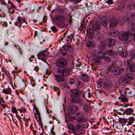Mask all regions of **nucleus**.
I'll return each instance as SVG.
<instances>
[{
  "label": "nucleus",
  "mask_w": 135,
  "mask_h": 135,
  "mask_svg": "<svg viewBox=\"0 0 135 135\" xmlns=\"http://www.w3.org/2000/svg\"><path fill=\"white\" fill-rule=\"evenodd\" d=\"M70 95L72 97L70 102L72 103L77 104L79 100L83 99L79 97L82 93V91L78 89H72L70 91Z\"/></svg>",
  "instance_id": "obj_1"
},
{
  "label": "nucleus",
  "mask_w": 135,
  "mask_h": 135,
  "mask_svg": "<svg viewBox=\"0 0 135 135\" xmlns=\"http://www.w3.org/2000/svg\"><path fill=\"white\" fill-rule=\"evenodd\" d=\"M71 46L68 45L64 47V49H62L59 52V56L61 58H63L69 60L71 58V52H69L71 50Z\"/></svg>",
  "instance_id": "obj_2"
},
{
  "label": "nucleus",
  "mask_w": 135,
  "mask_h": 135,
  "mask_svg": "<svg viewBox=\"0 0 135 135\" xmlns=\"http://www.w3.org/2000/svg\"><path fill=\"white\" fill-rule=\"evenodd\" d=\"M56 25L60 27H65L66 25L65 17L63 15H59L55 16L54 17Z\"/></svg>",
  "instance_id": "obj_3"
},
{
  "label": "nucleus",
  "mask_w": 135,
  "mask_h": 135,
  "mask_svg": "<svg viewBox=\"0 0 135 135\" xmlns=\"http://www.w3.org/2000/svg\"><path fill=\"white\" fill-rule=\"evenodd\" d=\"M131 36H133V40L135 42V34L133 31H131L128 30L126 32L123 33L122 35L119 37V38L121 40L125 41L126 42Z\"/></svg>",
  "instance_id": "obj_4"
},
{
  "label": "nucleus",
  "mask_w": 135,
  "mask_h": 135,
  "mask_svg": "<svg viewBox=\"0 0 135 135\" xmlns=\"http://www.w3.org/2000/svg\"><path fill=\"white\" fill-rule=\"evenodd\" d=\"M70 69L67 67L57 68V74L63 77H65L68 76L70 74Z\"/></svg>",
  "instance_id": "obj_5"
},
{
  "label": "nucleus",
  "mask_w": 135,
  "mask_h": 135,
  "mask_svg": "<svg viewBox=\"0 0 135 135\" xmlns=\"http://www.w3.org/2000/svg\"><path fill=\"white\" fill-rule=\"evenodd\" d=\"M56 64L57 68H60L66 67L68 62L65 58H60L57 60Z\"/></svg>",
  "instance_id": "obj_6"
},
{
  "label": "nucleus",
  "mask_w": 135,
  "mask_h": 135,
  "mask_svg": "<svg viewBox=\"0 0 135 135\" xmlns=\"http://www.w3.org/2000/svg\"><path fill=\"white\" fill-rule=\"evenodd\" d=\"M77 116L73 118V122L74 123L80 122L83 123L86 120L85 118L80 115V113H77Z\"/></svg>",
  "instance_id": "obj_7"
},
{
  "label": "nucleus",
  "mask_w": 135,
  "mask_h": 135,
  "mask_svg": "<svg viewBox=\"0 0 135 135\" xmlns=\"http://www.w3.org/2000/svg\"><path fill=\"white\" fill-rule=\"evenodd\" d=\"M78 103L77 104V105L81 108L83 107V109L85 111H88L89 107L85 104L84 100L83 99H80L78 102Z\"/></svg>",
  "instance_id": "obj_8"
},
{
  "label": "nucleus",
  "mask_w": 135,
  "mask_h": 135,
  "mask_svg": "<svg viewBox=\"0 0 135 135\" xmlns=\"http://www.w3.org/2000/svg\"><path fill=\"white\" fill-rule=\"evenodd\" d=\"M102 84L103 87L105 89H109L112 84L110 80L106 79H103Z\"/></svg>",
  "instance_id": "obj_9"
},
{
  "label": "nucleus",
  "mask_w": 135,
  "mask_h": 135,
  "mask_svg": "<svg viewBox=\"0 0 135 135\" xmlns=\"http://www.w3.org/2000/svg\"><path fill=\"white\" fill-rule=\"evenodd\" d=\"M124 70L123 68H120L119 67H114L112 69L113 73L114 75H120L122 71Z\"/></svg>",
  "instance_id": "obj_10"
},
{
  "label": "nucleus",
  "mask_w": 135,
  "mask_h": 135,
  "mask_svg": "<svg viewBox=\"0 0 135 135\" xmlns=\"http://www.w3.org/2000/svg\"><path fill=\"white\" fill-rule=\"evenodd\" d=\"M38 59L44 61L47 58V55L43 51H41L37 55Z\"/></svg>",
  "instance_id": "obj_11"
},
{
  "label": "nucleus",
  "mask_w": 135,
  "mask_h": 135,
  "mask_svg": "<svg viewBox=\"0 0 135 135\" xmlns=\"http://www.w3.org/2000/svg\"><path fill=\"white\" fill-rule=\"evenodd\" d=\"M117 20L115 18L112 19L109 21V26L111 28L116 27L118 24Z\"/></svg>",
  "instance_id": "obj_12"
},
{
  "label": "nucleus",
  "mask_w": 135,
  "mask_h": 135,
  "mask_svg": "<svg viewBox=\"0 0 135 135\" xmlns=\"http://www.w3.org/2000/svg\"><path fill=\"white\" fill-rule=\"evenodd\" d=\"M106 42L109 47H111L114 45L115 44V41L114 39L112 38H108L106 40Z\"/></svg>",
  "instance_id": "obj_13"
},
{
  "label": "nucleus",
  "mask_w": 135,
  "mask_h": 135,
  "mask_svg": "<svg viewBox=\"0 0 135 135\" xmlns=\"http://www.w3.org/2000/svg\"><path fill=\"white\" fill-rule=\"evenodd\" d=\"M60 76L58 74L57 75H54L55 79L56 81L58 82H63L65 80V79L64 78Z\"/></svg>",
  "instance_id": "obj_14"
},
{
  "label": "nucleus",
  "mask_w": 135,
  "mask_h": 135,
  "mask_svg": "<svg viewBox=\"0 0 135 135\" xmlns=\"http://www.w3.org/2000/svg\"><path fill=\"white\" fill-rule=\"evenodd\" d=\"M100 26V23L98 22H97L93 24L92 27L94 30L96 31L99 30Z\"/></svg>",
  "instance_id": "obj_15"
},
{
  "label": "nucleus",
  "mask_w": 135,
  "mask_h": 135,
  "mask_svg": "<svg viewBox=\"0 0 135 135\" xmlns=\"http://www.w3.org/2000/svg\"><path fill=\"white\" fill-rule=\"evenodd\" d=\"M133 112V110L131 108H127L123 111L124 114L130 115L132 114Z\"/></svg>",
  "instance_id": "obj_16"
},
{
  "label": "nucleus",
  "mask_w": 135,
  "mask_h": 135,
  "mask_svg": "<svg viewBox=\"0 0 135 135\" xmlns=\"http://www.w3.org/2000/svg\"><path fill=\"white\" fill-rule=\"evenodd\" d=\"M78 110V108L75 106H71L69 109V112L71 114L75 113Z\"/></svg>",
  "instance_id": "obj_17"
},
{
  "label": "nucleus",
  "mask_w": 135,
  "mask_h": 135,
  "mask_svg": "<svg viewBox=\"0 0 135 135\" xmlns=\"http://www.w3.org/2000/svg\"><path fill=\"white\" fill-rule=\"evenodd\" d=\"M75 127L76 130L78 131H82L83 130V127L82 124L79 123H76Z\"/></svg>",
  "instance_id": "obj_18"
},
{
  "label": "nucleus",
  "mask_w": 135,
  "mask_h": 135,
  "mask_svg": "<svg viewBox=\"0 0 135 135\" xmlns=\"http://www.w3.org/2000/svg\"><path fill=\"white\" fill-rule=\"evenodd\" d=\"M128 124H126L127 126L131 125L135 121V119L134 117L132 116L128 118L127 119Z\"/></svg>",
  "instance_id": "obj_19"
},
{
  "label": "nucleus",
  "mask_w": 135,
  "mask_h": 135,
  "mask_svg": "<svg viewBox=\"0 0 135 135\" xmlns=\"http://www.w3.org/2000/svg\"><path fill=\"white\" fill-rule=\"evenodd\" d=\"M86 31L87 33L88 34L89 37L90 38H92L93 37L94 34L92 29L90 27L87 28Z\"/></svg>",
  "instance_id": "obj_20"
},
{
  "label": "nucleus",
  "mask_w": 135,
  "mask_h": 135,
  "mask_svg": "<svg viewBox=\"0 0 135 135\" xmlns=\"http://www.w3.org/2000/svg\"><path fill=\"white\" fill-rule=\"evenodd\" d=\"M75 85L76 88H80L83 86V83L78 79L75 80Z\"/></svg>",
  "instance_id": "obj_21"
},
{
  "label": "nucleus",
  "mask_w": 135,
  "mask_h": 135,
  "mask_svg": "<svg viewBox=\"0 0 135 135\" xmlns=\"http://www.w3.org/2000/svg\"><path fill=\"white\" fill-rule=\"evenodd\" d=\"M118 31L115 29H113L109 32V34L111 36L115 37L117 35Z\"/></svg>",
  "instance_id": "obj_22"
},
{
  "label": "nucleus",
  "mask_w": 135,
  "mask_h": 135,
  "mask_svg": "<svg viewBox=\"0 0 135 135\" xmlns=\"http://www.w3.org/2000/svg\"><path fill=\"white\" fill-rule=\"evenodd\" d=\"M133 62L131 60H125L124 62V65L125 66L129 67L132 65Z\"/></svg>",
  "instance_id": "obj_23"
},
{
  "label": "nucleus",
  "mask_w": 135,
  "mask_h": 135,
  "mask_svg": "<svg viewBox=\"0 0 135 135\" xmlns=\"http://www.w3.org/2000/svg\"><path fill=\"white\" fill-rule=\"evenodd\" d=\"M89 77L87 74H82L81 79L84 81L87 82L89 80Z\"/></svg>",
  "instance_id": "obj_24"
},
{
  "label": "nucleus",
  "mask_w": 135,
  "mask_h": 135,
  "mask_svg": "<svg viewBox=\"0 0 135 135\" xmlns=\"http://www.w3.org/2000/svg\"><path fill=\"white\" fill-rule=\"evenodd\" d=\"M17 20L19 22V25H20V24H22L23 23H24L26 25H27V22L25 19L24 18H22L20 16H19L18 17Z\"/></svg>",
  "instance_id": "obj_25"
},
{
  "label": "nucleus",
  "mask_w": 135,
  "mask_h": 135,
  "mask_svg": "<svg viewBox=\"0 0 135 135\" xmlns=\"http://www.w3.org/2000/svg\"><path fill=\"white\" fill-rule=\"evenodd\" d=\"M122 96L121 97H119V98L120 99L121 101L125 103L126 102H128V100L127 98L125 97V96H124L123 94L121 95Z\"/></svg>",
  "instance_id": "obj_26"
},
{
  "label": "nucleus",
  "mask_w": 135,
  "mask_h": 135,
  "mask_svg": "<svg viewBox=\"0 0 135 135\" xmlns=\"http://www.w3.org/2000/svg\"><path fill=\"white\" fill-rule=\"evenodd\" d=\"M121 107H123V105L122 104H119L118 103L117 105L116 106V110H117L118 111H121L123 112L124 111V109L121 108Z\"/></svg>",
  "instance_id": "obj_27"
},
{
  "label": "nucleus",
  "mask_w": 135,
  "mask_h": 135,
  "mask_svg": "<svg viewBox=\"0 0 135 135\" xmlns=\"http://www.w3.org/2000/svg\"><path fill=\"white\" fill-rule=\"evenodd\" d=\"M73 35L71 34L69 36H68L66 41L68 44H70L72 41V39L73 38Z\"/></svg>",
  "instance_id": "obj_28"
},
{
  "label": "nucleus",
  "mask_w": 135,
  "mask_h": 135,
  "mask_svg": "<svg viewBox=\"0 0 135 135\" xmlns=\"http://www.w3.org/2000/svg\"><path fill=\"white\" fill-rule=\"evenodd\" d=\"M126 76L128 78L131 80H132L133 79L134 76L133 74L130 73H127L126 74Z\"/></svg>",
  "instance_id": "obj_29"
},
{
  "label": "nucleus",
  "mask_w": 135,
  "mask_h": 135,
  "mask_svg": "<svg viewBox=\"0 0 135 135\" xmlns=\"http://www.w3.org/2000/svg\"><path fill=\"white\" fill-rule=\"evenodd\" d=\"M107 45V43L106 42V40L105 41H102L100 44V48L101 49H104L105 47V46Z\"/></svg>",
  "instance_id": "obj_30"
},
{
  "label": "nucleus",
  "mask_w": 135,
  "mask_h": 135,
  "mask_svg": "<svg viewBox=\"0 0 135 135\" xmlns=\"http://www.w3.org/2000/svg\"><path fill=\"white\" fill-rule=\"evenodd\" d=\"M3 92L5 94H11V90L10 88H8L6 89H3Z\"/></svg>",
  "instance_id": "obj_31"
},
{
  "label": "nucleus",
  "mask_w": 135,
  "mask_h": 135,
  "mask_svg": "<svg viewBox=\"0 0 135 135\" xmlns=\"http://www.w3.org/2000/svg\"><path fill=\"white\" fill-rule=\"evenodd\" d=\"M119 92L121 95L123 94L124 96H125L127 93L126 88H122L121 89L119 90Z\"/></svg>",
  "instance_id": "obj_32"
},
{
  "label": "nucleus",
  "mask_w": 135,
  "mask_h": 135,
  "mask_svg": "<svg viewBox=\"0 0 135 135\" xmlns=\"http://www.w3.org/2000/svg\"><path fill=\"white\" fill-rule=\"evenodd\" d=\"M101 60L99 59H94L93 60V62L96 65H100L101 64Z\"/></svg>",
  "instance_id": "obj_33"
},
{
  "label": "nucleus",
  "mask_w": 135,
  "mask_h": 135,
  "mask_svg": "<svg viewBox=\"0 0 135 135\" xmlns=\"http://www.w3.org/2000/svg\"><path fill=\"white\" fill-rule=\"evenodd\" d=\"M105 53L107 55H108L111 56H113L114 53L111 50H109L106 51Z\"/></svg>",
  "instance_id": "obj_34"
},
{
  "label": "nucleus",
  "mask_w": 135,
  "mask_h": 135,
  "mask_svg": "<svg viewBox=\"0 0 135 135\" xmlns=\"http://www.w3.org/2000/svg\"><path fill=\"white\" fill-rule=\"evenodd\" d=\"M129 69L130 71L135 72V64L133 62V64L129 67Z\"/></svg>",
  "instance_id": "obj_35"
},
{
  "label": "nucleus",
  "mask_w": 135,
  "mask_h": 135,
  "mask_svg": "<svg viewBox=\"0 0 135 135\" xmlns=\"http://www.w3.org/2000/svg\"><path fill=\"white\" fill-rule=\"evenodd\" d=\"M86 44L87 47L89 48H92L93 47V45L90 41H88L86 42Z\"/></svg>",
  "instance_id": "obj_36"
},
{
  "label": "nucleus",
  "mask_w": 135,
  "mask_h": 135,
  "mask_svg": "<svg viewBox=\"0 0 135 135\" xmlns=\"http://www.w3.org/2000/svg\"><path fill=\"white\" fill-rule=\"evenodd\" d=\"M127 119L126 118H119V122L122 123H126L127 122Z\"/></svg>",
  "instance_id": "obj_37"
},
{
  "label": "nucleus",
  "mask_w": 135,
  "mask_h": 135,
  "mask_svg": "<svg viewBox=\"0 0 135 135\" xmlns=\"http://www.w3.org/2000/svg\"><path fill=\"white\" fill-rule=\"evenodd\" d=\"M53 88L55 91H57V94L59 95L60 94V89L59 88L55 86H53Z\"/></svg>",
  "instance_id": "obj_38"
},
{
  "label": "nucleus",
  "mask_w": 135,
  "mask_h": 135,
  "mask_svg": "<svg viewBox=\"0 0 135 135\" xmlns=\"http://www.w3.org/2000/svg\"><path fill=\"white\" fill-rule=\"evenodd\" d=\"M116 63V61L115 60L113 61L112 62V65H110V66L109 67V70L111 71L112 70V69L114 67H115V63Z\"/></svg>",
  "instance_id": "obj_39"
},
{
  "label": "nucleus",
  "mask_w": 135,
  "mask_h": 135,
  "mask_svg": "<svg viewBox=\"0 0 135 135\" xmlns=\"http://www.w3.org/2000/svg\"><path fill=\"white\" fill-rule=\"evenodd\" d=\"M101 25L105 27H106L108 24V23L105 21L101 22Z\"/></svg>",
  "instance_id": "obj_40"
},
{
  "label": "nucleus",
  "mask_w": 135,
  "mask_h": 135,
  "mask_svg": "<svg viewBox=\"0 0 135 135\" xmlns=\"http://www.w3.org/2000/svg\"><path fill=\"white\" fill-rule=\"evenodd\" d=\"M75 80L73 78H70L69 80V83L71 85L75 84Z\"/></svg>",
  "instance_id": "obj_41"
},
{
  "label": "nucleus",
  "mask_w": 135,
  "mask_h": 135,
  "mask_svg": "<svg viewBox=\"0 0 135 135\" xmlns=\"http://www.w3.org/2000/svg\"><path fill=\"white\" fill-rule=\"evenodd\" d=\"M85 25V23L83 22H82L81 23L80 27V28L79 29V30H83L84 27Z\"/></svg>",
  "instance_id": "obj_42"
},
{
  "label": "nucleus",
  "mask_w": 135,
  "mask_h": 135,
  "mask_svg": "<svg viewBox=\"0 0 135 135\" xmlns=\"http://www.w3.org/2000/svg\"><path fill=\"white\" fill-rule=\"evenodd\" d=\"M102 79L99 80V81L97 82V83L98 85V86L99 87H101L102 86H103V84H102Z\"/></svg>",
  "instance_id": "obj_43"
},
{
  "label": "nucleus",
  "mask_w": 135,
  "mask_h": 135,
  "mask_svg": "<svg viewBox=\"0 0 135 135\" xmlns=\"http://www.w3.org/2000/svg\"><path fill=\"white\" fill-rule=\"evenodd\" d=\"M128 54L127 52L126 51H123V52H121V55L122 56L126 57Z\"/></svg>",
  "instance_id": "obj_44"
},
{
  "label": "nucleus",
  "mask_w": 135,
  "mask_h": 135,
  "mask_svg": "<svg viewBox=\"0 0 135 135\" xmlns=\"http://www.w3.org/2000/svg\"><path fill=\"white\" fill-rule=\"evenodd\" d=\"M12 112L13 113H15L17 114L18 113V111L15 107H13L12 108Z\"/></svg>",
  "instance_id": "obj_45"
},
{
  "label": "nucleus",
  "mask_w": 135,
  "mask_h": 135,
  "mask_svg": "<svg viewBox=\"0 0 135 135\" xmlns=\"http://www.w3.org/2000/svg\"><path fill=\"white\" fill-rule=\"evenodd\" d=\"M104 59L105 61L107 62H109L110 61V57L107 56H105L104 57Z\"/></svg>",
  "instance_id": "obj_46"
},
{
  "label": "nucleus",
  "mask_w": 135,
  "mask_h": 135,
  "mask_svg": "<svg viewBox=\"0 0 135 135\" xmlns=\"http://www.w3.org/2000/svg\"><path fill=\"white\" fill-rule=\"evenodd\" d=\"M51 29L52 31L54 32H56L57 31L56 28V26H53L51 27Z\"/></svg>",
  "instance_id": "obj_47"
},
{
  "label": "nucleus",
  "mask_w": 135,
  "mask_h": 135,
  "mask_svg": "<svg viewBox=\"0 0 135 135\" xmlns=\"http://www.w3.org/2000/svg\"><path fill=\"white\" fill-rule=\"evenodd\" d=\"M8 12L11 14H12L14 13L15 11L14 9H12L11 8L8 9Z\"/></svg>",
  "instance_id": "obj_48"
},
{
  "label": "nucleus",
  "mask_w": 135,
  "mask_h": 135,
  "mask_svg": "<svg viewBox=\"0 0 135 135\" xmlns=\"http://www.w3.org/2000/svg\"><path fill=\"white\" fill-rule=\"evenodd\" d=\"M103 37V35L102 34H100L97 35V38L98 40H100Z\"/></svg>",
  "instance_id": "obj_49"
},
{
  "label": "nucleus",
  "mask_w": 135,
  "mask_h": 135,
  "mask_svg": "<svg viewBox=\"0 0 135 135\" xmlns=\"http://www.w3.org/2000/svg\"><path fill=\"white\" fill-rule=\"evenodd\" d=\"M74 126L72 123H70L68 125V128L70 129H73Z\"/></svg>",
  "instance_id": "obj_50"
},
{
  "label": "nucleus",
  "mask_w": 135,
  "mask_h": 135,
  "mask_svg": "<svg viewBox=\"0 0 135 135\" xmlns=\"http://www.w3.org/2000/svg\"><path fill=\"white\" fill-rule=\"evenodd\" d=\"M128 135H134V133L133 132V131L129 130L128 133Z\"/></svg>",
  "instance_id": "obj_51"
},
{
  "label": "nucleus",
  "mask_w": 135,
  "mask_h": 135,
  "mask_svg": "<svg viewBox=\"0 0 135 135\" xmlns=\"http://www.w3.org/2000/svg\"><path fill=\"white\" fill-rule=\"evenodd\" d=\"M68 21L69 24H71L72 22V16H71V15H70L69 16V18L68 20Z\"/></svg>",
  "instance_id": "obj_52"
},
{
  "label": "nucleus",
  "mask_w": 135,
  "mask_h": 135,
  "mask_svg": "<svg viewBox=\"0 0 135 135\" xmlns=\"http://www.w3.org/2000/svg\"><path fill=\"white\" fill-rule=\"evenodd\" d=\"M131 17L134 20H135V12L132 13L131 15Z\"/></svg>",
  "instance_id": "obj_53"
},
{
  "label": "nucleus",
  "mask_w": 135,
  "mask_h": 135,
  "mask_svg": "<svg viewBox=\"0 0 135 135\" xmlns=\"http://www.w3.org/2000/svg\"><path fill=\"white\" fill-rule=\"evenodd\" d=\"M16 116L18 120L20 122H21L22 120H21V118L20 117L19 115L17 114H16Z\"/></svg>",
  "instance_id": "obj_54"
},
{
  "label": "nucleus",
  "mask_w": 135,
  "mask_h": 135,
  "mask_svg": "<svg viewBox=\"0 0 135 135\" xmlns=\"http://www.w3.org/2000/svg\"><path fill=\"white\" fill-rule=\"evenodd\" d=\"M30 78L31 83L34 82L35 81V80L32 77H30Z\"/></svg>",
  "instance_id": "obj_55"
},
{
  "label": "nucleus",
  "mask_w": 135,
  "mask_h": 135,
  "mask_svg": "<svg viewBox=\"0 0 135 135\" xmlns=\"http://www.w3.org/2000/svg\"><path fill=\"white\" fill-rule=\"evenodd\" d=\"M132 104H126L125 103L124 105H123L124 107V108H125L126 107H127L128 106H132Z\"/></svg>",
  "instance_id": "obj_56"
},
{
  "label": "nucleus",
  "mask_w": 135,
  "mask_h": 135,
  "mask_svg": "<svg viewBox=\"0 0 135 135\" xmlns=\"http://www.w3.org/2000/svg\"><path fill=\"white\" fill-rule=\"evenodd\" d=\"M123 50V48L122 46H119L118 48V50L119 52H121Z\"/></svg>",
  "instance_id": "obj_57"
},
{
  "label": "nucleus",
  "mask_w": 135,
  "mask_h": 135,
  "mask_svg": "<svg viewBox=\"0 0 135 135\" xmlns=\"http://www.w3.org/2000/svg\"><path fill=\"white\" fill-rule=\"evenodd\" d=\"M113 2V1L112 0H108L107 1V3L109 4H112Z\"/></svg>",
  "instance_id": "obj_58"
},
{
  "label": "nucleus",
  "mask_w": 135,
  "mask_h": 135,
  "mask_svg": "<svg viewBox=\"0 0 135 135\" xmlns=\"http://www.w3.org/2000/svg\"><path fill=\"white\" fill-rule=\"evenodd\" d=\"M47 20V17L46 16H45L43 19V21L44 22L46 23Z\"/></svg>",
  "instance_id": "obj_59"
},
{
  "label": "nucleus",
  "mask_w": 135,
  "mask_h": 135,
  "mask_svg": "<svg viewBox=\"0 0 135 135\" xmlns=\"http://www.w3.org/2000/svg\"><path fill=\"white\" fill-rule=\"evenodd\" d=\"M11 7L12 8H16V6L13 3H12V4H11Z\"/></svg>",
  "instance_id": "obj_60"
},
{
  "label": "nucleus",
  "mask_w": 135,
  "mask_h": 135,
  "mask_svg": "<svg viewBox=\"0 0 135 135\" xmlns=\"http://www.w3.org/2000/svg\"><path fill=\"white\" fill-rule=\"evenodd\" d=\"M131 53V55L132 57L135 58V52H132Z\"/></svg>",
  "instance_id": "obj_61"
},
{
  "label": "nucleus",
  "mask_w": 135,
  "mask_h": 135,
  "mask_svg": "<svg viewBox=\"0 0 135 135\" xmlns=\"http://www.w3.org/2000/svg\"><path fill=\"white\" fill-rule=\"evenodd\" d=\"M37 121L39 124H41V117H38V119L37 120Z\"/></svg>",
  "instance_id": "obj_62"
},
{
  "label": "nucleus",
  "mask_w": 135,
  "mask_h": 135,
  "mask_svg": "<svg viewBox=\"0 0 135 135\" xmlns=\"http://www.w3.org/2000/svg\"><path fill=\"white\" fill-rule=\"evenodd\" d=\"M114 112H116L118 114L120 115H122V113L120 112H119L117 110H114Z\"/></svg>",
  "instance_id": "obj_63"
},
{
  "label": "nucleus",
  "mask_w": 135,
  "mask_h": 135,
  "mask_svg": "<svg viewBox=\"0 0 135 135\" xmlns=\"http://www.w3.org/2000/svg\"><path fill=\"white\" fill-rule=\"evenodd\" d=\"M124 20H127L129 22H130V20H129V19L128 18V17L126 16L124 18Z\"/></svg>",
  "instance_id": "obj_64"
}]
</instances>
